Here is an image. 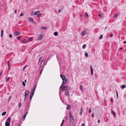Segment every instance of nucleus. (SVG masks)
<instances>
[{
	"label": "nucleus",
	"mask_w": 126,
	"mask_h": 126,
	"mask_svg": "<svg viewBox=\"0 0 126 126\" xmlns=\"http://www.w3.org/2000/svg\"><path fill=\"white\" fill-rule=\"evenodd\" d=\"M11 120V118L9 117L8 119L6 120L5 123V126H10V124Z\"/></svg>",
	"instance_id": "obj_1"
},
{
	"label": "nucleus",
	"mask_w": 126,
	"mask_h": 126,
	"mask_svg": "<svg viewBox=\"0 0 126 126\" xmlns=\"http://www.w3.org/2000/svg\"><path fill=\"white\" fill-rule=\"evenodd\" d=\"M69 115L70 116V123H72V124H73L74 122V119L71 112H69Z\"/></svg>",
	"instance_id": "obj_2"
},
{
	"label": "nucleus",
	"mask_w": 126,
	"mask_h": 126,
	"mask_svg": "<svg viewBox=\"0 0 126 126\" xmlns=\"http://www.w3.org/2000/svg\"><path fill=\"white\" fill-rule=\"evenodd\" d=\"M44 35L42 34H40L38 36L36 40L37 41H40L42 40Z\"/></svg>",
	"instance_id": "obj_3"
},
{
	"label": "nucleus",
	"mask_w": 126,
	"mask_h": 126,
	"mask_svg": "<svg viewBox=\"0 0 126 126\" xmlns=\"http://www.w3.org/2000/svg\"><path fill=\"white\" fill-rule=\"evenodd\" d=\"M45 60H43L42 61L41 63V64L43 66V68L46 65V64L45 63Z\"/></svg>",
	"instance_id": "obj_4"
},
{
	"label": "nucleus",
	"mask_w": 126,
	"mask_h": 126,
	"mask_svg": "<svg viewBox=\"0 0 126 126\" xmlns=\"http://www.w3.org/2000/svg\"><path fill=\"white\" fill-rule=\"evenodd\" d=\"M69 88H68V87L67 86H63L62 88V90L63 91H64L65 90L67 89H69Z\"/></svg>",
	"instance_id": "obj_5"
},
{
	"label": "nucleus",
	"mask_w": 126,
	"mask_h": 126,
	"mask_svg": "<svg viewBox=\"0 0 126 126\" xmlns=\"http://www.w3.org/2000/svg\"><path fill=\"white\" fill-rule=\"evenodd\" d=\"M63 80V82L62 83V84H63L64 85L65 84V83H66V82H67V79L66 78L65 79H64Z\"/></svg>",
	"instance_id": "obj_6"
},
{
	"label": "nucleus",
	"mask_w": 126,
	"mask_h": 126,
	"mask_svg": "<svg viewBox=\"0 0 126 126\" xmlns=\"http://www.w3.org/2000/svg\"><path fill=\"white\" fill-rule=\"evenodd\" d=\"M86 33L87 31L86 30L82 32L81 35L83 36H84L86 34Z\"/></svg>",
	"instance_id": "obj_7"
},
{
	"label": "nucleus",
	"mask_w": 126,
	"mask_h": 126,
	"mask_svg": "<svg viewBox=\"0 0 126 126\" xmlns=\"http://www.w3.org/2000/svg\"><path fill=\"white\" fill-rule=\"evenodd\" d=\"M36 85H35L33 87L32 89V92H33L34 93V92L35 91L36 87Z\"/></svg>",
	"instance_id": "obj_8"
},
{
	"label": "nucleus",
	"mask_w": 126,
	"mask_h": 126,
	"mask_svg": "<svg viewBox=\"0 0 126 126\" xmlns=\"http://www.w3.org/2000/svg\"><path fill=\"white\" fill-rule=\"evenodd\" d=\"M34 93L33 92H31V93L30 95V97L29 98L30 99V100L31 101V99H32V97L34 95Z\"/></svg>",
	"instance_id": "obj_9"
},
{
	"label": "nucleus",
	"mask_w": 126,
	"mask_h": 126,
	"mask_svg": "<svg viewBox=\"0 0 126 126\" xmlns=\"http://www.w3.org/2000/svg\"><path fill=\"white\" fill-rule=\"evenodd\" d=\"M29 93V91L28 90H26L25 91V95L24 96H25V97H26L28 95V94Z\"/></svg>",
	"instance_id": "obj_10"
},
{
	"label": "nucleus",
	"mask_w": 126,
	"mask_h": 126,
	"mask_svg": "<svg viewBox=\"0 0 126 126\" xmlns=\"http://www.w3.org/2000/svg\"><path fill=\"white\" fill-rule=\"evenodd\" d=\"M20 32H14V34L15 36H17L20 34Z\"/></svg>",
	"instance_id": "obj_11"
},
{
	"label": "nucleus",
	"mask_w": 126,
	"mask_h": 126,
	"mask_svg": "<svg viewBox=\"0 0 126 126\" xmlns=\"http://www.w3.org/2000/svg\"><path fill=\"white\" fill-rule=\"evenodd\" d=\"M67 107H66V109L68 110H70L71 109V106L69 105H67Z\"/></svg>",
	"instance_id": "obj_12"
},
{
	"label": "nucleus",
	"mask_w": 126,
	"mask_h": 126,
	"mask_svg": "<svg viewBox=\"0 0 126 126\" xmlns=\"http://www.w3.org/2000/svg\"><path fill=\"white\" fill-rule=\"evenodd\" d=\"M40 11H37L34 13L33 15H36L37 14H38L40 13Z\"/></svg>",
	"instance_id": "obj_13"
},
{
	"label": "nucleus",
	"mask_w": 126,
	"mask_h": 126,
	"mask_svg": "<svg viewBox=\"0 0 126 126\" xmlns=\"http://www.w3.org/2000/svg\"><path fill=\"white\" fill-rule=\"evenodd\" d=\"M60 76L62 79L63 80L66 79L65 76L63 75H60Z\"/></svg>",
	"instance_id": "obj_14"
},
{
	"label": "nucleus",
	"mask_w": 126,
	"mask_h": 126,
	"mask_svg": "<svg viewBox=\"0 0 126 126\" xmlns=\"http://www.w3.org/2000/svg\"><path fill=\"white\" fill-rule=\"evenodd\" d=\"M28 20L29 22H32L33 20V19L31 17H29L28 18Z\"/></svg>",
	"instance_id": "obj_15"
},
{
	"label": "nucleus",
	"mask_w": 126,
	"mask_h": 126,
	"mask_svg": "<svg viewBox=\"0 0 126 126\" xmlns=\"http://www.w3.org/2000/svg\"><path fill=\"white\" fill-rule=\"evenodd\" d=\"M90 68L91 70V74L92 75L93 74V69L91 65L90 66Z\"/></svg>",
	"instance_id": "obj_16"
},
{
	"label": "nucleus",
	"mask_w": 126,
	"mask_h": 126,
	"mask_svg": "<svg viewBox=\"0 0 126 126\" xmlns=\"http://www.w3.org/2000/svg\"><path fill=\"white\" fill-rule=\"evenodd\" d=\"M83 111V109L82 108H81L80 109V115H81L82 114Z\"/></svg>",
	"instance_id": "obj_17"
},
{
	"label": "nucleus",
	"mask_w": 126,
	"mask_h": 126,
	"mask_svg": "<svg viewBox=\"0 0 126 126\" xmlns=\"http://www.w3.org/2000/svg\"><path fill=\"white\" fill-rule=\"evenodd\" d=\"M126 87V85H122L121 88L123 89Z\"/></svg>",
	"instance_id": "obj_18"
},
{
	"label": "nucleus",
	"mask_w": 126,
	"mask_h": 126,
	"mask_svg": "<svg viewBox=\"0 0 126 126\" xmlns=\"http://www.w3.org/2000/svg\"><path fill=\"white\" fill-rule=\"evenodd\" d=\"M69 94V92L67 91H66L65 92V94L66 95H68Z\"/></svg>",
	"instance_id": "obj_19"
},
{
	"label": "nucleus",
	"mask_w": 126,
	"mask_h": 126,
	"mask_svg": "<svg viewBox=\"0 0 126 126\" xmlns=\"http://www.w3.org/2000/svg\"><path fill=\"white\" fill-rule=\"evenodd\" d=\"M80 90L82 91H83V87L82 85H81L80 86Z\"/></svg>",
	"instance_id": "obj_20"
},
{
	"label": "nucleus",
	"mask_w": 126,
	"mask_h": 126,
	"mask_svg": "<svg viewBox=\"0 0 126 126\" xmlns=\"http://www.w3.org/2000/svg\"><path fill=\"white\" fill-rule=\"evenodd\" d=\"M26 116L25 115H24L23 116L22 119L23 121H24L25 119V118L26 117Z\"/></svg>",
	"instance_id": "obj_21"
},
{
	"label": "nucleus",
	"mask_w": 126,
	"mask_h": 126,
	"mask_svg": "<svg viewBox=\"0 0 126 126\" xmlns=\"http://www.w3.org/2000/svg\"><path fill=\"white\" fill-rule=\"evenodd\" d=\"M54 35L55 36H57L58 35V33L57 32H56L54 33Z\"/></svg>",
	"instance_id": "obj_22"
},
{
	"label": "nucleus",
	"mask_w": 126,
	"mask_h": 126,
	"mask_svg": "<svg viewBox=\"0 0 126 126\" xmlns=\"http://www.w3.org/2000/svg\"><path fill=\"white\" fill-rule=\"evenodd\" d=\"M3 30H1V37H3Z\"/></svg>",
	"instance_id": "obj_23"
},
{
	"label": "nucleus",
	"mask_w": 126,
	"mask_h": 126,
	"mask_svg": "<svg viewBox=\"0 0 126 126\" xmlns=\"http://www.w3.org/2000/svg\"><path fill=\"white\" fill-rule=\"evenodd\" d=\"M111 112L113 114L114 116L115 117V112H114V111H111Z\"/></svg>",
	"instance_id": "obj_24"
},
{
	"label": "nucleus",
	"mask_w": 126,
	"mask_h": 126,
	"mask_svg": "<svg viewBox=\"0 0 126 126\" xmlns=\"http://www.w3.org/2000/svg\"><path fill=\"white\" fill-rule=\"evenodd\" d=\"M41 29H42L46 30L47 28L46 27H41Z\"/></svg>",
	"instance_id": "obj_25"
},
{
	"label": "nucleus",
	"mask_w": 126,
	"mask_h": 126,
	"mask_svg": "<svg viewBox=\"0 0 126 126\" xmlns=\"http://www.w3.org/2000/svg\"><path fill=\"white\" fill-rule=\"evenodd\" d=\"M6 112H4L2 113L1 115L2 116L6 114Z\"/></svg>",
	"instance_id": "obj_26"
},
{
	"label": "nucleus",
	"mask_w": 126,
	"mask_h": 126,
	"mask_svg": "<svg viewBox=\"0 0 126 126\" xmlns=\"http://www.w3.org/2000/svg\"><path fill=\"white\" fill-rule=\"evenodd\" d=\"M86 47V44L84 45L83 46V49H85Z\"/></svg>",
	"instance_id": "obj_27"
},
{
	"label": "nucleus",
	"mask_w": 126,
	"mask_h": 126,
	"mask_svg": "<svg viewBox=\"0 0 126 126\" xmlns=\"http://www.w3.org/2000/svg\"><path fill=\"white\" fill-rule=\"evenodd\" d=\"M85 55L86 57H87L88 56V54L87 52H85Z\"/></svg>",
	"instance_id": "obj_28"
},
{
	"label": "nucleus",
	"mask_w": 126,
	"mask_h": 126,
	"mask_svg": "<svg viewBox=\"0 0 126 126\" xmlns=\"http://www.w3.org/2000/svg\"><path fill=\"white\" fill-rule=\"evenodd\" d=\"M9 77H8L6 79V82H7L9 80Z\"/></svg>",
	"instance_id": "obj_29"
},
{
	"label": "nucleus",
	"mask_w": 126,
	"mask_h": 126,
	"mask_svg": "<svg viewBox=\"0 0 126 126\" xmlns=\"http://www.w3.org/2000/svg\"><path fill=\"white\" fill-rule=\"evenodd\" d=\"M26 41V39H24L22 41V43H24Z\"/></svg>",
	"instance_id": "obj_30"
},
{
	"label": "nucleus",
	"mask_w": 126,
	"mask_h": 126,
	"mask_svg": "<svg viewBox=\"0 0 126 126\" xmlns=\"http://www.w3.org/2000/svg\"><path fill=\"white\" fill-rule=\"evenodd\" d=\"M22 84L24 86H25V82L24 81H22Z\"/></svg>",
	"instance_id": "obj_31"
},
{
	"label": "nucleus",
	"mask_w": 126,
	"mask_h": 126,
	"mask_svg": "<svg viewBox=\"0 0 126 126\" xmlns=\"http://www.w3.org/2000/svg\"><path fill=\"white\" fill-rule=\"evenodd\" d=\"M103 37V35H100L99 39H102V38Z\"/></svg>",
	"instance_id": "obj_32"
},
{
	"label": "nucleus",
	"mask_w": 126,
	"mask_h": 126,
	"mask_svg": "<svg viewBox=\"0 0 126 126\" xmlns=\"http://www.w3.org/2000/svg\"><path fill=\"white\" fill-rule=\"evenodd\" d=\"M21 36H19V37H17V39L18 40H19L20 39H21Z\"/></svg>",
	"instance_id": "obj_33"
},
{
	"label": "nucleus",
	"mask_w": 126,
	"mask_h": 126,
	"mask_svg": "<svg viewBox=\"0 0 126 126\" xmlns=\"http://www.w3.org/2000/svg\"><path fill=\"white\" fill-rule=\"evenodd\" d=\"M33 39L32 38H30L29 39V40L30 41H32V40Z\"/></svg>",
	"instance_id": "obj_34"
},
{
	"label": "nucleus",
	"mask_w": 126,
	"mask_h": 126,
	"mask_svg": "<svg viewBox=\"0 0 126 126\" xmlns=\"http://www.w3.org/2000/svg\"><path fill=\"white\" fill-rule=\"evenodd\" d=\"M85 15L87 17H89V15L87 13H85Z\"/></svg>",
	"instance_id": "obj_35"
},
{
	"label": "nucleus",
	"mask_w": 126,
	"mask_h": 126,
	"mask_svg": "<svg viewBox=\"0 0 126 126\" xmlns=\"http://www.w3.org/2000/svg\"><path fill=\"white\" fill-rule=\"evenodd\" d=\"M21 103H19V104L18 107L19 108H20L21 106Z\"/></svg>",
	"instance_id": "obj_36"
},
{
	"label": "nucleus",
	"mask_w": 126,
	"mask_h": 126,
	"mask_svg": "<svg viewBox=\"0 0 126 126\" xmlns=\"http://www.w3.org/2000/svg\"><path fill=\"white\" fill-rule=\"evenodd\" d=\"M43 69H41L40 70V75H41V74L43 71Z\"/></svg>",
	"instance_id": "obj_37"
},
{
	"label": "nucleus",
	"mask_w": 126,
	"mask_h": 126,
	"mask_svg": "<svg viewBox=\"0 0 126 126\" xmlns=\"http://www.w3.org/2000/svg\"><path fill=\"white\" fill-rule=\"evenodd\" d=\"M7 64L8 66H10V61H8L7 63Z\"/></svg>",
	"instance_id": "obj_38"
},
{
	"label": "nucleus",
	"mask_w": 126,
	"mask_h": 126,
	"mask_svg": "<svg viewBox=\"0 0 126 126\" xmlns=\"http://www.w3.org/2000/svg\"><path fill=\"white\" fill-rule=\"evenodd\" d=\"M24 14L22 13H21L20 14V17L22 16H23Z\"/></svg>",
	"instance_id": "obj_39"
},
{
	"label": "nucleus",
	"mask_w": 126,
	"mask_h": 126,
	"mask_svg": "<svg viewBox=\"0 0 126 126\" xmlns=\"http://www.w3.org/2000/svg\"><path fill=\"white\" fill-rule=\"evenodd\" d=\"M117 14H115L114 16V17L115 18L117 17Z\"/></svg>",
	"instance_id": "obj_40"
},
{
	"label": "nucleus",
	"mask_w": 126,
	"mask_h": 126,
	"mask_svg": "<svg viewBox=\"0 0 126 126\" xmlns=\"http://www.w3.org/2000/svg\"><path fill=\"white\" fill-rule=\"evenodd\" d=\"M42 59V57H41L39 58V60L38 62H39Z\"/></svg>",
	"instance_id": "obj_41"
},
{
	"label": "nucleus",
	"mask_w": 126,
	"mask_h": 126,
	"mask_svg": "<svg viewBox=\"0 0 126 126\" xmlns=\"http://www.w3.org/2000/svg\"><path fill=\"white\" fill-rule=\"evenodd\" d=\"M41 15V14H38V15H37V17H39V16H40Z\"/></svg>",
	"instance_id": "obj_42"
},
{
	"label": "nucleus",
	"mask_w": 126,
	"mask_h": 126,
	"mask_svg": "<svg viewBox=\"0 0 126 126\" xmlns=\"http://www.w3.org/2000/svg\"><path fill=\"white\" fill-rule=\"evenodd\" d=\"M89 113H91V109H90L89 110Z\"/></svg>",
	"instance_id": "obj_43"
},
{
	"label": "nucleus",
	"mask_w": 126,
	"mask_h": 126,
	"mask_svg": "<svg viewBox=\"0 0 126 126\" xmlns=\"http://www.w3.org/2000/svg\"><path fill=\"white\" fill-rule=\"evenodd\" d=\"M63 85H64L63 84H62V85H61V86L60 87V89H61V88H62V86H63Z\"/></svg>",
	"instance_id": "obj_44"
},
{
	"label": "nucleus",
	"mask_w": 126,
	"mask_h": 126,
	"mask_svg": "<svg viewBox=\"0 0 126 126\" xmlns=\"http://www.w3.org/2000/svg\"><path fill=\"white\" fill-rule=\"evenodd\" d=\"M12 37V35L10 34L9 35V37L11 38Z\"/></svg>",
	"instance_id": "obj_45"
},
{
	"label": "nucleus",
	"mask_w": 126,
	"mask_h": 126,
	"mask_svg": "<svg viewBox=\"0 0 126 126\" xmlns=\"http://www.w3.org/2000/svg\"><path fill=\"white\" fill-rule=\"evenodd\" d=\"M43 66L42 65H41V64L40 66V68H42H42H43Z\"/></svg>",
	"instance_id": "obj_46"
},
{
	"label": "nucleus",
	"mask_w": 126,
	"mask_h": 126,
	"mask_svg": "<svg viewBox=\"0 0 126 126\" xmlns=\"http://www.w3.org/2000/svg\"><path fill=\"white\" fill-rule=\"evenodd\" d=\"M81 126H85V124H83L81 125Z\"/></svg>",
	"instance_id": "obj_47"
},
{
	"label": "nucleus",
	"mask_w": 126,
	"mask_h": 126,
	"mask_svg": "<svg viewBox=\"0 0 126 126\" xmlns=\"http://www.w3.org/2000/svg\"><path fill=\"white\" fill-rule=\"evenodd\" d=\"M116 95H117V98H118V93L117 92H116Z\"/></svg>",
	"instance_id": "obj_48"
},
{
	"label": "nucleus",
	"mask_w": 126,
	"mask_h": 126,
	"mask_svg": "<svg viewBox=\"0 0 126 126\" xmlns=\"http://www.w3.org/2000/svg\"><path fill=\"white\" fill-rule=\"evenodd\" d=\"M10 66H8V69L10 70Z\"/></svg>",
	"instance_id": "obj_49"
},
{
	"label": "nucleus",
	"mask_w": 126,
	"mask_h": 126,
	"mask_svg": "<svg viewBox=\"0 0 126 126\" xmlns=\"http://www.w3.org/2000/svg\"><path fill=\"white\" fill-rule=\"evenodd\" d=\"M17 12V10L16 9L14 10V12L15 13H16Z\"/></svg>",
	"instance_id": "obj_50"
},
{
	"label": "nucleus",
	"mask_w": 126,
	"mask_h": 126,
	"mask_svg": "<svg viewBox=\"0 0 126 126\" xmlns=\"http://www.w3.org/2000/svg\"><path fill=\"white\" fill-rule=\"evenodd\" d=\"M100 122V120H98L97 121V122L98 123H99Z\"/></svg>",
	"instance_id": "obj_51"
},
{
	"label": "nucleus",
	"mask_w": 126,
	"mask_h": 126,
	"mask_svg": "<svg viewBox=\"0 0 126 126\" xmlns=\"http://www.w3.org/2000/svg\"><path fill=\"white\" fill-rule=\"evenodd\" d=\"M98 16H100V17H102V16H101V14H98Z\"/></svg>",
	"instance_id": "obj_52"
},
{
	"label": "nucleus",
	"mask_w": 126,
	"mask_h": 126,
	"mask_svg": "<svg viewBox=\"0 0 126 126\" xmlns=\"http://www.w3.org/2000/svg\"><path fill=\"white\" fill-rule=\"evenodd\" d=\"M11 96H10V97H9V99H8V101H10V98H11Z\"/></svg>",
	"instance_id": "obj_53"
},
{
	"label": "nucleus",
	"mask_w": 126,
	"mask_h": 126,
	"mask_svg": "<svg viewBox=\"0 0 126 126\" xmlns=\"http://www.w3.org/2000/svg\"><path fill=\"white\" fill-rule=\"evenodd\" d=\"M94 113H93L92 114V117H93L94 116Z\"/></svg>",
	"instance_id": "obj_54"
},
{
	"label": "nucleus",
	"mask_w": 126,
	"mask_h": 126,
	"mask_svg": "<svg viewBox=\"0 0 126 126\" xmlns=\"http://www.w3.org/2000/svg\"><path fill=\"white\" fill-rule=\"evenodd\" d=\"M63 123H62L61 124V126H63Z\"/></svg>",
	"instance_id": "obj_55"
},
{
	"label": "nucleus",
	"mask_w": 126,
	"mask_h": 126,
	"mask_svg": "<svg viewBox=\"0 0 126 126\" xmlns=\"http://www.w3.org/2000/svg\"><path fill=\"white\" fill-rule=\"evenodd\" d=\"M27 113H28V112H26L25 113L24 115H25V116H26V115L27 114Z\"/></svg>",
	"instance_id": "obj_56"
},
{
	"label": "nucleus",
	"mask_w": 126,
	"mask_h": 126,
	"mask_svg": "<svg viewBox=\"0 0 126 126\" xmlns=\"http://www.w3.org/2000/svg\"><path fill=\"white\" fill-rule=\"evenodd\" d=\"M61 12V10H60L59 9L58 10V12Z\"/></svg>",
	"instance_id": "obj_57"
},
{
	"label": "nucleus",
	"mask_w": 126,
	"mask_h": 126,
	"mask_svg": "<svg viewBox=\"0 0 126 126\" xmlns=\"http://www.w3.org/2000/svg\"><path fill=\"white\" fill-rule=\"evenodd\" d=\"M110 37H112L113 36V34H111L110 35Z\"/></svg>",
	"instance_id": "obj_58"
},
{
	"label": "nucleus",
	"mask_w": 126,
	"mask_h": 126,
	"mask_svg": "<svg viewBox=\"0 0 126 126\" xmlns=\"http://www.w3.org/2000/svg\"><path fill=\"white\" fill-rule=\"evenodd\" d=\"M64 120H63L62 121V123H64Z\"/></svg>",
	"instance_id": "obj_59"
},
{
	"label": "nucleus",
	"mask_w": 126,
	"mask_h": 126,
	"mask_svg": "<svg viewBox=\"0 0 126 126\" xmlns=\"http://www.w3.org/2000/svg\"><path fill=\"white\" fill-rule=\"evenodd\" d=\"M24 82H27V80H24Z\"/></svg>",
	"instance_id": "obj_60"
},
{
	"label": "nucleus",
	"mask_w": 126,
	"mask_h": 126,
	"mask_svg": "<svg viewBox=\"0 0 126 126\" xmlns=\"http://www.w3.org/2000/svg\"><path fill=\"white\" fill-rule=\"evenodd\" d=\"M124 44H126V41H124Z\"/></svg>",
	"instance_id": "obj_61"
},
{
	"label": "nucleus",
	"mask_w": 126,
	"mask_h": 126,
	"mask_svg": "<svg viewBox=\"0 0 126 126\" xmlns=\"http://www.w3.org/2000/svg\"><path fill=\"white\" fill-rule=\"evenodd\" d=\"M113 101V100L112 99V98H111V101Z\"/></svg>",
	"instance_id": "obj_62"
},
{
	"label": "nucleus",
	"mask_w": 126,
	"mask_h": 126,
	"mask_svg": "<svg viewBox=\"0 0 126 126\" xmlns=\"http://www.w3.org/2000/svg\"><path fill=\"white\" fill-rule=\"evenodd\" d=\"M26 97H25V98H24V101H25V99H26Z\"/></svg>",
	"instance_id": "obj_63"
},
{
	"label": "nucleus",
	"mask_w": 126,
	"mask_h": 126,
	"mask_svg": "<svg viewBox=\"0 0 126 126\" xmlns=\"http://www.w3.org/2000/svg\"><path fill=\"white\" fill-rule=\"evenodd\" d=\"M32 22L33 23H35L34 22V21H33H33H32Z\"/></svg>",
	"instance_id": "obj_64"
}]
</instances>
